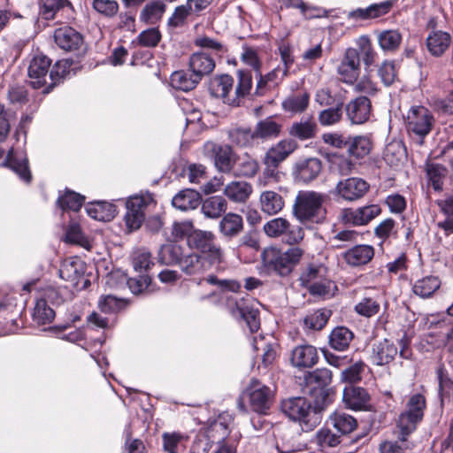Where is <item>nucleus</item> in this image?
<instances>
[{"label":"nucleus","instance_id":"1","mask_svg":"<svg viewBox=\"0 0 453 453\" xmlns=\"http://www.w3.org/2000/svg\"><path fill=\"white\" fill-rule=\"evenodd\" d=\"M326 198L327 195L324 193L301 190L294 201L292 213L301 224H322L326 219L323 204Z\"/></svg>","mask_w":453,"mask_h":453},{"label":"nucleus","instance_id":"2","mask_svg":"<svg viewBox=\"0 0 453 453\" xmlns=\"http://www.w3.org/2000/svg\"><path fill=\"white\" fill-rule=\"evenodd\" d=\"M303 255V250L297 246L290 247L286 251L270 247L265 249L262 257L265 266L270 272L280 276H287L300 262Z\"/></svg>","mask_w":453,"mask_h":453},{"label":"nucleus","instance_id":"3","mask_svg":"<svg viewBox=\"0 0 453 453\" xmlns=\"http://www.w3.org/2000/svg\"><path fill=\"white\" fill-rule=\"evenodd\" d=\"M426 409V398L421 394L412 395L407 401L405 410L396 419L398 438L402 443L416 430L417 425L422 420Z\"/></svg>","mask_w":453,"mask_h":453},{"label":"nucleus","instance_id":"4","mask_svg":"<svg viewBox=\"0 0 453 453\" xmlns=\"http://www.w3.org/2000/svg\"><path fill=\"white\" fill-rule=\"evenodd\" d=\"M282 411L289 418L298 421L303 431L312 430L319 423V417L311 403L303 397H294L281 403Z\"/></svg>","mask_w":453,"mask_h":453},{"label":"nucleus","instance_id":"5","mask_svg":"<svg viewBox=\"0 0 453 453\" xmlns=\"http://www.w3.org/2000/svg\"><path fill=\"white\" fill-rule=\"evenodd\" d=\"M154 204V199L150 194L134 196L127 201V212L125 222L127 227L133 231L141 227L145 220V211Z\"/></svg>","mask_w":453,"mask_h":453},{"label":"nucleus","instance_id":"6","mask_svg":"<svg viewBox=\"0 0 453 453\" xmlns=\"http://www.w3.org/2000/svg\"><path fill=\"white\" fill-rule=\"evenodd\" d=\"M265 233L270 237L284 235L285 241L289 245L300 243L304 238V230L300 226H291L284 218H275L264 226Z\"/></svg>","mask_w":453,"mask_h":453},{"label":"nucleus","instance_id":"7","mask_svg":"<svg viewBox=\"0 0 453 453\" xmlns=\"http://www.w3.org/2000/svg\"><path fill=\"white\" fill-rule=\"evenodd\" d=\"M434 122V117L428 109L424 106H413L408 112L406 127L408 132L424 138L431 132Z\"/></svg>","mask_w":453,"mask_h":453},{"label":"nucleus","instance_id":"8","mask_svg":"<svg viewBox=\"0 0 453 453\" xmlns=\"http://www.w3.org/2000/svg\"><path fill=\"white\" fill-rule=\"evenodd\" d=\"M369 183L362 178L349 177L339 180L333 194L347 202L361 199L369 190Z\"/></svg>","mask_w":453,"mask_h":453},{"label":"nucleus","instance_id":"9","mask_svg":"<svg viewBox=\"0 0 453 453\" xmlns=\"http://www.w3.org/2000/svg\"><path fill=\"white\" fill-rule=\"evenodd\" d=\"M214 234L211 232L196 230L189 235L188 243L190 248L207 254L211 263H220L223 253L214 243Z\"/></svg>","mask_w":453,"mask_h":453},{"label":"nucleus","instance_id":"10","mask_svg":"<svg viewBox=\"0 0 453 453\" xmlns=\"http://www.w3.org/2000/svg\"><path fill=\"white\" fill-rule=\"evenodd\" d=\"M51 60L47 56L37 53L29 62L27 73L30 85L35 88H45L48 85Z\"/></svg>","mask_w":453,"mask_h":453},{"label":"nucleus","instance_id":"11","mask_svg":"<svg viewBox=\"0 0 453 453\" xmlns=\"http://www.w3.org/2000/svg\"><path fill=\"white\" fill-rule=\"evenodd\" d=\"M251 409L258 413H265L273 400V391L257 380H253L248 388Z\"/></svg>","mask_w":453,"mask_h":453},{"label":"nucleus","instance_id":"12","mask_svg":"<svg viewBox=\"0 0 453 453\" xmlns=\"http://www.w3.org/2000/svg\"><path fill=\"white\" fill-rule=\"evenodd\" d=\"M380 212L381 209L378 204L365 205L356 210L347 208L342 210L339 219L344 224L365 226L378 217Z\"/></svg>","mask_w":453,"mask_h":453},{"label":"nucleus","instance_id":"13","mask_svg":"<svg viewBox=\"0 0 453 453\" xmlns=\"http://www.w3.org/2000/svg\"><path fill=\"white\" fill-rule=\"evenodd\" d=\"M84 263L78 258L65 259L59 269V276L71 283L73 288H79L81 283L86 287L88 280L84 277Z\"/></svg>","mask_w":453,"mask_h":453},{"label":"nucleus","instance_id":"14","mask_svg":"<svg viewBox=\"0 0 453 453\" xmlns=\"http://www.w3.org/2000/svg\"><path fill=\"white\" fill-rule=\"evenodd\" d=\"M360 56L359 51L354 48L346 50L345 54L338 66V74L345 83H352L359 73Z\"/></svg>","mask_w":453,"mask_h":453},{"label":"nucleus","instance_id":"15","mask_svg":"<svg viewBox=\"0 0 453 453\" xmlns=\"http://www.w3.org/2000/svg\"><path fill=\"white\" fill-rule=\"evenodd\" d=\"M297 148V143L293 139H284L272 146L265 153L263 163H268L272 166H279Z\"/></svg>","mask_w":453,"mask_h":453},{"label":"nucleus","instance_id":"16","mask_svg":"<svg viewBox=\"0 0 453 453\" xmlns=\"http://www.w3.org/2000/svg\"><path fill=\"white\" fill-rule=\"evenodd\" d=\"M57 45L65 51H76L83 46V37L71 27H59L54 32Z\"/></svg>","mask_w":453,"mask_h":453},{"label":"nucleus","instance_id":"17","mask_svg":"<svg viewBox=\"0 0 453 453\" xmlns=\"http://www.w3.org/2000/svg\"><path fill=\"white\" fill-rule=\"evenodd\" d=\"M206 149L211 152L214 164L220 172L227 173L231 170L234 161V153L230 145L208 142Z\"/></svg>","mask_w":453,"mask_h":453},{"label":"nucleus","instance_id":"18","mask_svg":"<svg viewBox=\"0 0 453 453\" xmlns=\"http://www.w3.org/2000/svg\"><path fill=\"white\" fill-rule=\"evenodd\" d=\"M230 302L234 305L230 308L231 314L236 319L245 320L251 332H257L260 326L259 311L257 309L250 306L243 300L240 302L230 300Z\"/></svg>","mask_w":453,"mask_h":453},{"label":"nucleus","instance_id":"19","mask_svg":"<svg viewBox=\"0 0 453 453\" xmlns=\"http://www.w3.org/2000/svg\"><path fill=\"white\" fill-rule=\"evenodd\" d=\"M345 110L352 124H363L369 119L371 102L366 96H359L350 101Z\"/></svg>","mask_w":453,"mask_h":453},{"label":"nucleus","instance_id":"20","mask_svg":"<svg viewBox=\"0 0 453 453\" xmlns=\"http://www.w3.org/2000/svg\"><path fill=\"white\" fill-rule=\"evenodd\" d=\"M291 364L298 368H311L319 360L317 349L311 345L296 346L291 354Z\"/></svg>","mask_w":453,"mask_h":453},{"label":"nucleus","instance_id":"21","mask_svg":"<svg viewBox=\"0 0 453 453\" xmlns=\"http://www.w3.org/2000/svg\"><path fill=\"white\" fill-rule=\"evenodd\" d=\"M321 169V161L316 157H311L296 164L294 175L296 180L309 183L319 176Z\"/></svg>","mask_w":453,"mask_h":453},{"label":"nucleus","instance_id":"22","mask_svg":"<svg viewBox=\"0 0 453 453\" xmlns=\"http://www.w3.org/2000/svg\"><path fill=\"white\" fill-rule=\"evenodd\" d=\"M211 261H207L203 257L190 252L188 254H182L179 262L180 270L188 275H197L210 269Z\"/></svg>","mask_w":453,"mask_h":453},{"label":"nucleus","instance_id":"23","mask_svg":"<svg viewBox=\"0 0 453 453\" xmlns=\"http://www.w3.org/2000/svg\"><path fill=\"white\" fill-rule=\"evenodd\" d=\"M190 71L201 81L215 68V61L211 56L204 52L193 53L188 61Z\"/></svg>","mask_w":453,"mask_h":453},{"label":"nucleus","instance_id":"24","mask_svg":"<svg viewBox=\"0 0 453 453\" xmlns=\"http://www.w3.org/2000/svg\"><path fill=\"white\" fill-rule=\"evenodd\" d=\"M397 352V348L393 342L388 339H383L372 345L371 358L373 364L377 365H385L394 360Z\"/></svg>","mask_w":453,"mask_h":453},{"label":"nucleus","instance_id":"25","mask_svg":"<svg viewBox=\"0 0 453 453\" xmlns=\"http://www.w3.org/2000/svg\"><path fill=\"white\" fill-rule=\"evenodd\" d=\"M451 40V35L448 32L431 31L426 39V45L432 56L441 57L449 50Z\"/></svg>","mask_w":453,"mask_h":453},{"label":"nucleus","instance_id":"26","mask_svg":"<svg viewBox=\"0 0 453 453\" xmlns=\"http://www.w3.org/2000/svg\"><path fill=\"white\" fill-rule=\"evenodd\" d=\"M342 400L352 410H364L368 405L370 395L360 387L349 385L343 390Z\"/></svg>","mask_w":453,"mask_h":453},{"label":"nucleus","instance_id":"27","mask_svg":"<svg viewBox=\"0 0 453 453\" xmlns=\"http://www.w3.org/2000/svg\"><path fill=\"white\" fill-rule=\"evenodd\" d=\"M374 256V249L371 245H356L343 254L344 261L350 266H360L368 264Z\"/></svg>","mask_w":453,"mask_h":453},{"label":"nucleus","instance_id":"28","mask_svg":"<svg viewBox=\"0 0 453 453\" xmlns=\"http://www.w3.org/2000/svg\"><path fill=\"white\" fill-rule=\"evenodd\" d=\"M287 68L277 66L266 75H262L259 72L257 74L258 78L256 88V95L261 96L265 93L266 88H274L278 86L288 74Z\"/></svg>","mask_w":453,"mask_h":453},{"label":"nucleus","instance_id":"29","mask_svg":"<svg viewBox=\"0 0 453 453\" xmlns=\"http://www.w3.org/2000/svg\"><path fill=\"white\" fill-rule=\"evenodd\" d=\"M230 429L228 423L223 417H219L212 421L205 430V435L211 443L220 445L224 442H231L228 440Z\"/></svg>","mask_w":453,"mask_h":453},{"label":"nucleus","instance_id":"30","mask_svg":"<svg viewBox=\"0 0 453 453\" xmlns=\"http://www.w3.org/2000/svg\"><path fill=\"white\" fill-rule=\"evenodd\" d=\"M65 10L73 11V5L70 0L39 1V14L46 20L54 19L58 12Z\"/></svg>","mask_w":453,"mask_h":453},{"label":"nucleus","instance_id":"31","mask_svg":"<svg viewBox=\"0 0 453 453\" xmlns=\"http://www.w3.org/2000/svg\"><path fill=\"white\" fill-rule=\"evenodd\" d=\"M260 207L263 212L275 215L282 211L285 205L283 197L275 191H263L259 197Z\"/></svg>","mask_w":453,"mask_h":453},{"label":"nucleus","instance_id":"32","mask_svg":"<svg viewBox=\"0 0 453 453\" xmlns=\"http://www.w3.org/2000/svg\"><path fill=\"white\" fill-rule=\"evenodd\" d=\"M223 192L232 202L245 203L252 193V186L246 181H232L225 187Z\"/></svg>","mask_w":453,"mask_h":453},{"label":"nucleus","instance_id":"33","mask_svg":"<svg viewBox=\"0 0 453 453\" xmlns=\"http://www.w3.org/2000/svg\"><path fill=\"white\" fill-rule=\"evenodd\" d=\"M201 203L200 194L190 188L183 189L175 195L172 200V204L180 211H188L196 209Z\"/></svg>","mask_w":453,"mask_h":453},{"label":"nucleus","instance_id":"34","mask_svg":"<svg viewBox=\"0 0 453 453\" xmlns=\"http://www.w3.org/2000/svg\"><path fill=\"white\" fill-rule=\"evenodd\" d=\"M372 141L367 135H357L349 137L347 151L349 157L362 159L371 152Z\"/></svg>","mask_w":453,"mask_h":453},{"label":"nucleus","instance_id":"35","mask_svg":"<svg viewBox=\"0 0 453 453\" xmlns=\"http://www.w3.org/2000/svg\"><path fill=\"white\" fill-rule=\"evenodd\" d=\"M72 62L68 59H62L57 61L50 71L49 81L47 87L42 90L44 94H48L52 89L60 84L64 79L69 74Z\"/></svg>","mask_w":453,"mask_h":453},{"label":"nucleus","instance_id":"36","mask_svg":"<svg viewBox=\"0 0 453 453\" xmlns=\"http://www.w3.org/2000/svg\"><path fill=\"white\" fill-rule=\"evenodd\" d=\"M310 102V96L306 92L294 93L287 96L281 105L285 112L299 114L303 112Z\"/></svg>","mask_w":453,"mask_h":453},{"label":"nucleus","instance_id":"37","mask_svg":"<svg viewBox=\"0 0 453 453\" xmlns=\"http://www.w3.org/2000/svg\"><path fill=\"white\" fill-rule=\"evenodd\" d=\"M306 386L311 390L325 389L332 381V372L327 368H318L304 376Z\"/></svg>","mask_w":453,"mask_h":453},{"label":"nucleus","instance_id":"38","mask_svg":"<svg viewBox=\"0 0 453 453\" xmlns=\"http://www.w3.org/2000/svg\"><path fill=\"white\" fill-rule=\"evenodd\" d=\"M243 230L242 217L237 213L226 214L219 222L220 233L228 238L238 235Z\"/></svg>","mask_w":453,"mask_h":453},{"label":"nucleus","instance_id":"39","mask_svg":"<svg viewBox=\"0 0 453 453\" xmlns=\"http://www.w3.org/2000/svg\"><path fill=\"white\" fill-rule=\"evenodd\" d=\"M425 171L428 184L431 185L435 191H441L444 180L448 174L447 168L441 164L427 162L425 165Z\"/></svg>","mask_w":453,"mask_h":453},{"label":"nucleus","instance_id":"40","mask_svg":"<svg viewBox=\"0 0 453 453\" xmlns=\"http://www.w3.org/2000/svg\"><path fill=\"white\" fill-rule=\"evenodd\" d=\"M354 334L346 326L334 328L329 335V345L332 349L343 351L353 340Z\"/></svg>","mask_w":453,"mask_h":453},{"label":"nucleus","instance_id":"41","mask_svg":"<svg viewBox=\"0 0 453 453\" xmlns=\"http://www.w3.org/2000/svg\"><path fill=\"white\" fill-rule=\"evenodd\" d=\"M227 203L224 197L213 196L202 203V212L206 218L218 219L226 211Z\"/></svg>","mask_w":453,"mask_h":453},{"label":"nucleus","instance_id":"42","mask_svg":"<svg viewBox=\"0 0 453 453\" xmlns=\"http://www.w3.org/2000/svg\"><path fill=\"white\" fill-rule=\"evenodd\" d=\"M166 5L161 1L147 4L140 13V20L145 24L155 25L165 12Z\"/></svg>","mask_w":453,"mask_h":453},{"label":"nucleus","instance_id":"43","mask_svg":"<svg viewBox=\"0 0 453 453\" xmlns=\"http://www.w3.org/2000/svg\"><path fill=\"white\" fill-rule=\"evenodd\" d=\"M227 134L230 142L240 148L251 147L257 143L254 131L248 127H233Z\"/></svg>","mask_w":453,"mask_h":453},{"label":"nucleus","instance_id":"44","mask_svg":"<svg viewBox=\"0 0 453 453\" xmlns=\"http://www.w3.org/2000/svg\"><path fill=\"white\" fill-rule=\"evenodd\" d=\"M280 132L281 125L271 118L259 121L254 129V134L257 142V139L269 140L276 138L280 135Z\"/></svg>","mask_w":453,"mask_h":453},{"label":"nucleus","instance_id":"45","mask_svg":"<svg viewBox=\"0 0 453 453\" xmlns=\"http://www.w3.org/2000/svg\"><path fill=\"white\" fill-rule=\"evenodd\" d=\"M392 7L390 1L375 4L365 9H357L350 13V17L359 19H375L389 12Z\"/></svg>","mask_w":453,"mask_h":453},{"label":"nucleus","instance_id":"46","mask_svg":"<svg viewBox=\"0 0 453 453\" xmlns=\"http://www.w3.org/2000/svg\"><path fill=\"white\" fill-rule=\"evenodd\" d=\"M405 157V148L399 141L389 142L383 151V159L391 167L398 166L403 162Z\"/></svg>","mask_w":453,"mask_h":453},{"label":"nucleus","instance_id":"47","mask_svg":"<svg viewBox=\"0 0 453 453\" xmlns=\"http://www.w3.org/2000/svg\"><path fill=\"white\" fill-rule=\"evenodd\" d=\"M317 130L316 123L311 119L294 122L288 129L289 135L301 141L309 140L315 136Z\"/></svg>","mask_w":453,"mask_h":453},{"label":"nucleus","instance_id":"48","mask_svg":"<svg viewBox=\"0 0 453 453\" xmlns=\"http://www.w3.org/2000/svg\"><path fill=\"white\" fill-rule=\"evenodd\" d=\"M201 81L191 72L176 71L171 75L172 86L180 90L189 91L194 89Z\"/></svg>","mask_w":453,"mask_h":453},{"label":"nucleus","instance_id":"49","mask_svg":"<svg viewBox=\"0 0 453 453\" xmlns=\"http://www.w3.org/2000/svg\"><path fill=\"white\" fill-rule=\"evenodd\" d=\"M182 254V248L180 245L176 243H168L161 246L157 254V259L162 265H179Z\"/></svg>","mask_w":453,"mask_h":453},{"label":"nucleus","instance_id":"50","mask_svg":"<svg viewBox=\"0 0 453 453\" xmlns=\"http://www.w3.org/2000/svg\"><path fill=\"white\" fill-rule=\"evenodd\" d=\"M332 426L342 434L354 431L357 422L351 415L342 411H335L329 417Z\"/></svg>","mask_w":453,"mask_h":453},{"label":"nucleus","instance_id":"51","mask_svg":"<svg viewBox=\"0 0 453 453\" xmlns=\"http://www.w3.org/2000/svg\"><path fill=\"white\" fill-rule=\"evenodd\" d=\"M86 211L89 217L99 221H109L115 215V207L106 202L92 203Z\"/></svg>","mask_w":453,"mask_h":453},{"label":"nucleus","instance_id":"52","mask_svg":"<svg viewBox=\"0 0 453 453\" xmlns=\"http://www.w3.org/2000/svg\"><path fill=\"white\" fill-rule=\"evenodd\" d=\"M441 286L438 277L426 276L415 282L412 290L415 295L422 297H430Z\"/></svg>","mask_w":453,"mask_h":453},{"label":"nucleus","instance_id":"53","mask_svg":"<svg viewBox=\"0 0 453 453\" xmlns=\"http://www.w3.org/2000/svg\"><path fill=\"white\" fill-rule=\"evenodd\" d=\"M234 82V78L228 74L214 77L210 84L211 95L216 97L226 98L233 89Z\"/></svg>","mask_w":453,"mask_h":453},{"label":"nucleus","instance_id":"54","mask_svg":"<svg viewBox=\"0 0 453 453\" xmlns=\"http://www.w3.org/2000/svg\"><path fill=\"white\" fill-rule=\"evenodd\" d=\"M380 47L385 51L396 50L402 42V35L398 30H384L377 35Z\"/></svg>","mask_w":453,"mask_h":453},{"label":"nucleus","instance_id":"55","mask_svg":"<svg viewBox=\"0 0 453 453\" xmlns=\"http://www.w3.org/2000/svg\"><path fill=\"white\" fill-rule=\"evenodd\" d=\"M331 316V311L326 309L317 310L307 315L303 319V325L306 329L319 331L327 323Z\"/></svg>","mask_w":453,"mask_h":453},{"label":"nucleus","instance_id":"56","mask_svg":"<svg viewBox=\"0 0 453 453\" xmlns=\"http://www.w3.org/2000/svg\"><path fill=\"white\" fill-rule=\"evenodd\" d=\"M194 12L192 4L187 0L185 4L175 7L173 12L167 20V26L171 28L183 27L187 23L188 17Z\"/></svg>","mask_w":453,"mask_h":453},{"label":"nucleus","instance_id":"57","mask_svg":"<svg viewBox=\"0 0 453 453\" xmlns=\"http://www.w3.org/2000/svg\"><path fill=\"white\" fill-rule=\"evenodd\" d=\"M85 197L73 191L67 190L58 199V206L63 210L77 211L84 203Z\"/></svg>","mask_w":453,"mask_h":453},{"label":"nucleus","instance_id":"58","mask_svg":"<svg viewBox=\"0 0 453 453\" xmlns=\"http://www.w3.org/2000/svg\"><path fill=\"white\" fill-rule=\"evenodd\" d=\"M33 318L38 324H48L53 321L55 318V311L48 305L46 300L41 299L36 302Z\"/></svg>","mask_w":453,"mask_h":453},{"label":"nucleus","instance_id":"59","mask_svg":"<svg viewBox=\"0 0 453 453\" xmlns=\"http://www.w3.org/2000/svg\"><path fill=\"white\" fill-rule=\"evenodd\" d=\"M126 303L123 299L111 295L102 296L98 301V308L104 313L117 312L123 309Z\"/></svg>","mask_w":453,"mask_h":453},{"label":"nucleus","instance_id":"60","mask_svg":"<svg viewBox=\"0 0 453 453\" xmlns=\"http://www.w3.org/2000/svg\"><path fill=\"white\" fill-rule=\"evenodd\" d=\"M93 9L105 18H112L119 12V4L115 0H93Z\"/></svg>","mask_w":453,"mask_h":453},{"label":"nucleus","instance_id":"61","mask_svg":"<svg viewBox=\"0 0 453 453\" xmlns=\"http://www.w3.org/2000/svg\"><path fill=\"white\" fill-rule=\"evenodd\" d=\"M315 442L321 448L326 449L327 448H333L340 443L339 436L332 433L328 428L319 429L315 435Z\"/></svg>","mask_w":453,"mask_h":453},{"label":"nucleus","instance_id":"62","mask_svg":"<svg viewBox=\"0 0 453 453\" xmlns=\"http://www.w3.org/2000/svg\"><path fill=\"white\" fill-rule=\"evenodd\" d=\"M342 104H338L335 107L325 109L319 114V121L322 126H332L338 123L342 116Z\"/></svg>","mask_w":453,"mask_h":453},{"label":"nucleus","instance_id":"63","mask_svg":"<svg viewBox=\"0 0 453 453\" xmlns=\"http://www.w3.org/2000/svg\"><path fill=\"white\" fill-rule=\"evenodd\" d=\"M441 211L446 215L443 221L438 223V226L443 229L447 234L453 233V197H449L439 203Z\"/></svg>","mask_w":453,"mask_h":453},{"label":"nucleus","instance_id":"64","mask_svg":"<svg viewBox=\"0 0 453 453\" xmlns=\"http://www.w3.org/2000/svg\"><path fill=\"white\" fill-rule=\"evenodd\" d=\"M380 307V303L376 300L364 297L355 305V311L361 316L370 318L379 312Z\"/></svg>","mask_w":453,"mask_h":453}]
</instances>
